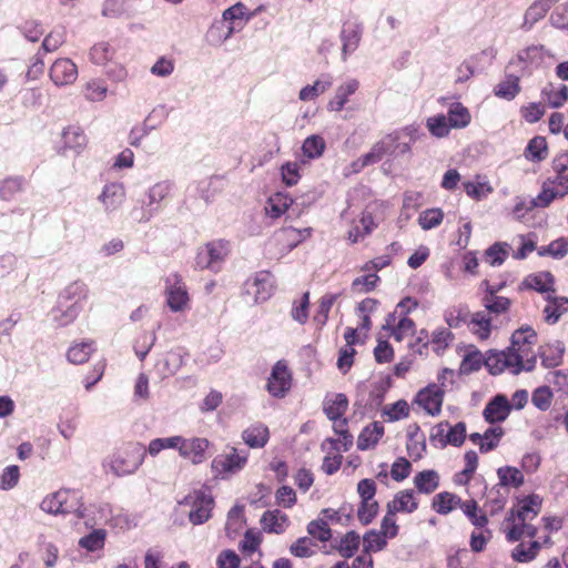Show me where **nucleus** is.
<instances>
[{
    "label": "nucleus",
    "mask_w": 568,
    "mask_h": 568,
    "mask_svg": "<svg viewBox=\"0 0 568 568\" xmlns=\"http://www.w3.org/2000/svg\"><path fill=\"white\" fill-rule=\"evenodd\" d=\"M88 286L80 281L69 284L58 296L57 305L51 311L52 321L59 326L72 323L83 311L88 300Z\"/></svg>",
    "instance_id": "obj_1"
},
{
    "label": "nucleus",
    "mask_w": 568,
    "mask_h": 568,
    "mask_svg": "<svg viewBox=\"0 0 568 568\" xmlns=\"http://www.w3.org/2000/svg\"><path fill=\"white\" fill-rule=\"evenodd\" d=\"M40 508L52 515H74L78 519L85 517L82 496L73 489H60L43 498Z\"/></svg>",
    "instance_id": "obj_2"
},
{
    "label": "nucleus",
    "mask_w": 568,
    "mask_h": 568,
    "mask_svg": "<svg viewBox=\"0 0 568 568\" xmlns=\"http://www.w3.org/2000/svg\"><path fill=\"white\" fill-rule=\"evenodd\" d=\"M145 449L139 443H129L116 449L105 462L104 466L116 476L131 475L138 470L144 460Z\"/></svg>",
    "instance_id": "obj_3"
},
{
    "label": "nucleus",
    "mask_w": 568,
    "mask_h": 568,
    "mask_svg": "<svg viewBox=\"0 0 568 568\" xmlns=\"http://www.w3.org/2000/svg\"><path fill=\"white\" fill-rule=\"evenodd\" d=\"M537 342V334L535 329L528 325L521 326L516 329L510 338V346L503 351L490 348L481 353L475 345L469 344L464 346L463 355H520V353H528L530 346Z\"/></svg>",
    "instance_id": "obj_4"
},
{
    "label": "nucleus",
    "mask_w": 568,
    "mask_h": 568,
    "mask_svg": "<svg viewBox=\"0 0 568 568\" xmlns=\"http://www.w3.org/2000/svg\"><path fill=\"white\" fill-rule=\"evenodd\" d=\"M174 182L171 180L159 181L150 186L144 194L141 203L140 222H149L162 210V202L170 196L174 190Z\"/></svg>",
    "instance_id": "obj_5"
},
{
    "label": "nucleus",
    "mask_w": 568,
    "mask_h": 568,
    "mask_svg": "<svg viewBox=\"0 0 568 568\" xmlns=\"http://www.w3.org/2000/svg\"><path fill=\"white\" fill-rule=\"evenodd\" d=\"M454 341V334L445 327L435 329L429 336L428 332L422 329L415 337V343L409 342L408 347L412 355H423L424 349L432 346V352L439 354L445 352L449 344Z\"/></svg>",
    "instance_id": "obj_6"
},
{
    "label": "nucleus",
    "mask_w": 568,
    "mask_h": 568,
    "mask_svg": "<svg viewBox=\"0 0 568 568\" xmlns=\"http://www.w3.org/2000/svg\"><path fill=\"white\" fill-rule=\"evenodd\" d=\"M180 504L191 508L189 520L193 525H202L211 518L214 499L209 490L197 489L186 495Z\"/></svg>",
    "instance_id": "obj_7"
},
{
    "label": "nucleus",
    "mask_w": 568,
    "mask_h": 568,
    "mask_svg": "<svg viewBox=\"0 0 568 568\" xmlns=\"http://www.w3.org/2000/svg\"><path fill=\"white\" fill-rule=\"evenodd\" d=\"M227 255V243L224 241L209 242L204 247L199 248L195 257V265L201 270L219 272Z\"/></svg>",
    "instance_id": "obj_8"
},
{
    "label": "nucleus",
    "mask_w": 568,
    "mask_h": 568,
    "mask_svg": "<svg viewBox=\"0 0 568 568\" xmlns=\"http://www.w3.org/2000/svg\"><path fill=\"white\" fill-rule=\"evenodd\" d=\"M484 364L493 375H498L505 371L517 375L523 371H532L536 365V357H484Z\"/></svg>",
    "instance_id": "obj_9"
},
{
    "label": "nucleus",
    "mask_w": 568,
    "mask_h": 568,
    "mask_svg": "<svg viewBox=\"0 0 568 568\" xmlns=\"http://www.w3.org/2000/svg\"><path fill=\"white\" fill-rule=\"evenodd\" d=\"M166 304L172 312L183 311L189 303V293L181 275L172 273L165 278Z\"/></svg>",
    "instance_id": "obj_10"
},
{
    "label": "nucleus",
    "mask_w": 568,
    "mask_h": 568,
    "mask_svg": "<svg viewBox=\"0 0 568 568\" xmlns=\"http://www.w3.org/2000/svg\"><path fill=\"white\" fill-rule=\"evenodd\" d=\"M273 276L268 271L257 272L245 282L244 290L254 297L255 303L267 301L273 294Z\"/></svg>",
    "instance_id": "obj_11"
},
{
    "label": "nucleus",
    "mask_w": 568,
    "mask_h": 568,
    "mask_svg": "<svg viewBox=\"0 0 568 568\" xmlns=\"http://www.w3.org/2000/svg\"><path fill=\"white\" fill-rule=\"evenodd\" d=\"M247 462V453L230 448V452L217 455L211 464L214 473L219 475L234 474L241 470Z\"/></svg>",
    "instance_id": "obj_12"
},
{
    "label": "nucleus",
    "mask_w": 568,
    "mask_h": 568,
    "mask_svg": "<svg viewBox=\"0 0 568 568\" xmlns=\"http://www.w3.org/2000/svg\"><path fill=\"white\" fill-rule=\"evenodd\" d=\"M347 408L348 399L346 395L342 393L329 394L323 402L324 413L326 414L327 418L333 422L334 429H341L339 427L347 425V420L344 417Z\"/></svg>",
    "instance_id": "obj_13"
},
{
    "label": "nucleus",
    "mask_w": 568,
    "mask_h": 568,
    "mask_svg": "<svg viewBox=\"0 0 568 568\" xmlns=\"http://www.w3.org/2000/svg\"><path fill=\"white\" fill-rule=\"evenodd\" d=\"M292 385V375L285 361H278L271 373L267 382V390L274 397H283Z\"/></svg>",
    "instance_id": "obj_14"
},
{
    "label": "nucleus",
    "mask_w": 568,
    "mask_h": 568,
    "mask_svg": "<svg viewBox=\"0 0 568 568\" xmlns=\"http://www.w3.org/2000/svg\"><path fill=\"white\" fill-rule=\"evenodd\" d=\"M444 393V389L438 384H430L417 393L415 403L425 409L427 414L436 416L442 410Z\"/></svg>",
    "instance_id": "obj_15"
},
{
    "label": "nucleus",
    "mask_w": 568,
    "mask_h": 568,
    "mask_svg": "<svg viewBox=\"0 0 568 568\" xmlns=\"http://www.w3.org/2000/svg\"><path fill=\"white\" fill-rule=\"evenodd\" d=\"M362 34L363 24L359 21H345L343 23L339 34L343 61H346L347 57L358 48Z\"/></svg>",
    "instance_id": "obj_16"
},
{
    "label": "nucleus",
    "mask_w": 568,
    "mask_h": 568,
    "mask_svg": "<svg viewBox=\"0 0 568 568\" xmlns=\"http://www.w3.org/2000/svg\"><path fill=\"white\" fill-rule=\"evenodd\" d=\"M505 531L508 541L514 542L520 540L524 536L534 538L537 535V528L528 521H518L515 516V509H510L505 520Z\"/></svg>",
    "instance_id": "obj_17"
},
{
    "label": "nucleus",
    "mask_w": 568,
    "mask_h": 568,
    "mask_svg": "<svg viewBox=\"0 0 568 568\" xmlns=\"http://www.w3.org/2000/svg\"><path fill=\"white\" fill-rule=\"evenodd\" d=\"M78 78V68L68 58H61L50 68V79L57 87L72 84Z\"/></svg>",
    "instance_id": "obj_18"
},
{
    "label": "nucleus",
    "mask_w": 568,
    "mask_h": 568,
    "mask_svg": "<svg viewBox=\"0 0 568 568\" xmlns=\"http://www.w3.org/2000/svg\"><path fill=\"white\" fill-rule=\"evenodd\" d=\"M210 446V442L203 437L184 438L183 443L179 446V454L183 458H189L196 465L201 464L206 459V449Z\"/></svg>",
    "instance_id": "obj_19"
},
{
    "label": "nucleus",
    "mask_w": 568,
    "mask_h": 568,
    "mask_svg": "<svg viewBox=\"0 0 568 568\" xmlns=\"http://www.w3.org/2000/svg\"><path fill=\"white\" fill-rule=\"evenodd\" d=\"M555 276L549 271L527 275L519 285L520 290H534L538 293H555Z\"/></svg>",
    "instance_id": "obj_20"
},
{
    "label": "nucleus",
    "mask_w": 568,
    "mask_h": 568,
    "mask_svg": "<svg viewBox=\"0 0 568 568\" xmlns=\"http://www.w3.org/2000/svg\"><path fill=\"white\" fill-rule=\"evenodd\" d=\"M510 409L511 406L507 397L497 395L486 405L483 415L490 424L500 423L508 417Z\"/></svg>",
    "instance_id": "obj_21"
},
{
    "label": "nucleus",
    "mask_w": 568,
    "mask_h": 568,
    "mask_svg": "<svg viewBox=\"0 0 568 568\" xmlns=\"http://www.w3.org/2000/svg\"><path fill=\"white\" fill-rule=\"evenodd\" d=\"M125 199V190L122 183L112 182L105 184L99 200L103 203L105 211L112 212L119 209Z\"/></svg>",
    "instance_id": "obj_22"
},
{
    "label": "nucleus",
    "mask_w": 568,
    "mask_h": 568,
    "mask_svg": "<svg viewBox=\"0 0 568 568\" xmlns=\"http://www.w3.org/2000/svg\"><path fill=\"white\" fill-rule=\"evenodd\" d=\"M270 438L267 426L256 423L247 427L242 433V439L251 448H263Z\"/></svg>",
    "instance_id": "obj_23"
},
{
    "label": "nucleus",
    "mask_w": 568,
    "mask_h": 568,
    "mask_svg": "<svg viewBox=\"0 0 568 568\" xmlns=\"http://www.w3.org/2000/svg\"><path fill=\"white\" fill-rule=\"evenodd\" d=\"M261 524L265 531L282 534L288 527L290 520L286 514L278 509H274L267 510L263 514Z\"/></svg>",
    "instance_id": "obj_24"
},
{
    "label": "nucleus",
    "mask_w": 568,
    "mask_h": 568,
    "mask_svg": "<svg viewBox=\"0 0 568 568\" xmlns=\"http://www.w3.org/2000/svg\"><path fill=\"white\" fill-rule=\"evenodd\" d=\"M465 193L473 200L481 201L493 193V187L486 176L477 174L474 180L463 182Z\"/></svg>",
    "instance_id": "obj_25"
},
{
    "label": "nucleus",
    "mask_w": 568,
    "mask_h": 568,
    "mask_svg": "<svg viewBox=\"0 0 568 568\" xmlns=\"http://www.w3.org/2000/svg\"><path fill=\"white\" fill-rule=\"evenodd\" d=\"M235 32V26H229L226 22L215 20L205 34V41L213 47L221 45L230 39Z\"/></svg>",
    "instance_id": "obj_26"
},
{
    "label": "nucleus",
    "mask_w": 568,
    "mask_h": 568,
    "mask_svg": "<svg viewBox=\"0 0 568 568\" xmlns=\"http://www.w3.org/2000/svg\"><path fill=\"white\" fill-rule=\"evenodd\" d=\"M418 503L412 489L397 493L392 501L387 504L389 513H413L417 509Z\"/></svg>",
    "instance_id": "obj_27"
},
{
    "label": "nucleus",
    "mask_w": 568,
    "mask_h": 568,
    "mask_svg": "<svg viewBox=\"0 0 568 568\" xmlns=\"http://www.w3.org/2000/svg\"><path fill=\"white\" fill-rule=\"evenodd\" d=\"M514 509L518 521L530 523L541 510V499L537 495L528 496Z\"/></svg>",
    "instance_id": "obj_28"
},
{
    "label": "nucleus",
    "mask_w": 568,
    "mask_h": 568,
    "mask_svg": "<svg viewBox=\"0 0 568 568\" xmlns=\"http://www.w3.org/2000/svg\"><path fill=\"white\" fill-rule=\"evenodd\" d=\"M359 87L357 80L352 79L344 84L339 85L336 90L334 98L328 102L327 109L329 111H342L348 102V98L354 94Z\"/></svg>",
    "instance_id": "obj_29"
},
{
    "label": "nucleus",
    "mask_w": 568,
    "mask_h": 568,
    "mask_svg": "<svg viewBox=\"0 0 568 568\" xmlns=\"http://www.w3.org/2000/svg\"><path fill=\"white\" fill-rule=\"evenodd\" d=\"M519 81L520 74H506L505 79L495 87V95L507 101L514 100L520 92Z\"/></svg>",
    "instance_id": "obj_30"
},
{
    "label": "nucleus",
    "mask_w": 568,
    "mask_h": 568,
    "mask_svg": "<svg viewBox=\"0 0 568 568\" xmlns=\"http://www.w3.org/2000/svg\"><path fill=\"white\" fill-rule=\"evenodd\" d=\"M384 434V426L375 422L372 425L365 427L358 436L357 448L359 450H366L374 447Z\"/></svg>",
    "instance_id": "obj_31"
},
{
    "label": "nucleus",
    "mask_w": 568,
    "mask_h": 568,
    "mask_svg": "<svg viewBox=\"0 0 568 568\" xmlns=\"http://www.w3.org/2000/svg\"><path fill=\"white\" fill-rule=\"evenodd\" d=\"M446 118L452 129H464L471 120L469 110L460 102H453L449 105Z\"/></svg>",
    "instance_id": "obj_32"
},
{
    "label": "nucleus",
    "mask_w": 568,
    "mask_h": 568,
    "mask_svg": "<svg viewBox=\"0 0 568 568\" xmlns=\"http://www.w3.org/2000/svg\"><path fill=\"white\" fill-rule=\"evenodd\" d=\"M332 84V75L322 74L313 84H307L302 88L298 93V98L302 101H312L321 93L325 92Z\"/></svg>",
    "instance_id": "obj_33"
},
{
    "label": "nucleus",
    "mask_w": 568,
    "mask_h": 568,
    "mask_svg": "<svg viewBox=\"0 0 568 568\" xmlns=\"http://www.w3.org/2000/svg\"><path fill=\"white\" fill-rule=\"evenodd\" d=\"M62 141L65 149L79 153L87 145V135L80 126L70 125L62 132Z\"/></svg>",
    "instance_id": "obj_34"
},
{
    "label": "nucleus",
    "mask_w": 568,
    "mask_h": 568,
    "mask_svg": "<svg viewBox=\"0 0 568 568\" xmlns=\"http://www.w3.org/2000/svg\"><path fill=\"white\" fill-rule=\"evenodd\" d=\"M292 203L293 200L287 194L281 192L275 193L274 195L270 196L266 202V215L272 219H277L287 211Z\"/></svg>",
    "instance_id": "obj_35"
},
{
    "label": "nucleus",
    "mask_w": 568,
    "mask_h": 568,
    "mask_svg": "<svg viewBox=\"0 0 568 568\" xmlns=\"http://www.w3.org/2000/svg\"><path fill=\"white\" fill-rule=\"evenodd\" d=\"M467 327L480 339H486L491 332V320L485 312H477L470 315Z\"/></svg>",
    "instance_id": "obj_36"
},
{
    "label": "nucleus",
    "mask_w": 568,
    "mask_h": 568,
    "mask_svg": "<svg viewBox=\"0 0 568 568\" xmlns=\"http://www.w3.org/2000/svg\"><path fill=\"white\" fill-rule=\"evenodd\" d=\"M510 245L507 242H495L485 251V261L490 266H500L509 255Z\"/></svg>",
    "instance_id": "obj_37"
},
{
    "label": "nucleus",
    "mask_w": 568,
    "mask_h": 568,
    "mask_svg": "<svg viewBox=\"0 0 568 568\" xmlns=\"http://www.w3.org/2000/svg\"><path fill=\"white\" fill-rule=\"evenodd\" d=\"M548 146L546 138L536 135L527 144L525 149V158L531 162H541L546 159Z\"/></svg>",
    "instance_id": "obj_38"
},
{
    "label": "nucleus",
    "mask_w": 568,
    "mask_h": 568,
    "mask_svg": "<svg viewBox=\"0 0 568 568\" xmlns=\"http://www.w3.org/2000/svg\"><path fill=\"white\" fill-rule=\"evenodd\" d=\"M463 500L448 491L437 494L433 499V508L440 515H447L453 509L459 507Z\"/></svg>",
    "instance_id": "obj_39"
},
{
    "label": "nucleus",
    "mask_w": 568,
    "mask_h": 568,
    "mask_svg": "<svg viewBox=\"0 0 568 568\" xmlns=\"http://www.w3.org/2000/svg\"><path fill=\"white\" fill-rule=\"evenodd\" d=\"M414 328V321L408 316H402L400 318H398L397 326L392 328L388 333H386L385 336H390L396 342H402L408 337V343H415V337L413 336Z\"/></svg>",
    "instance_id": "obj_40"
},
{
    "label": "nucleus",
    "mask_w": 568,
    "mask_h": 568,
    "mask_svg": "<svg viewBox=\"0 0 568 568\" xmlns=\"http://www.w3.org/2000/svg\"><path fill=\"white\" fill-rule=\"evenodd\" d=\"M470 315L467 305H458L448 307L444 313V318L450 328H458L463 324L468 325Z\"/></svg>",
    "instance_id": "obj_41"
},
{
    "label": "nucleus",
    "mask_w": 568,
    "mask_h": 568,
    "mask_svg": "<svg viewBox=\"0 0 568 568\" xmlns=\"http://www.w3.org/2000/svg\"><path fill=\"white\" fill-rule=\"evenodd\" d=\"M414 484L419 493L430 494L439 485V476L435 470H423L414 477Z\"/></svg>",
    "instance_id": "obj_42"
},
{
    "label": "nucleus",
    "mask_w": 568,
    "mask_h": 568,
    "mask_svg": "<svg viewBox=\"0 0 568 568\" xmlns=\"http://www.w3.org/2000/svg\"><path fill=\"white\" fill-rule=\"evenodd\" d=\"M312 227L295 229L284 227L281 230V236L286 242V246L290 251L294 250L298 244L308 239L312 234Z\"/></svg>",
    "instance_id": "obj_43"
},
{
    "label": "nucleus",
    "mask_w": 568,
    "mask_h": 568,
    "mask_svg": "<svg viewBox=\"0 0 568 568\" xmlns=\"http://www.w3.org/2000/svg\"><path fill=\"white\" fill-rule=\"evenodd\" d=\"M499 487L506 489L508 486L518 488L524 484V476L519 469L510 466L500 467L497 470Z\"/></svg>",
    "instance_id": "obj_44"
},
{
    "label": "nucleus",
    "mask_w": 568,
    "mask_h": 568,
    "mask_svg": "<svg viewBox=\"0 0 568 568\" xmlns=\"http://www.w3.org/2000/svg\"><path fill=\"white\" fill-rule=\"evenodd\" d=\"M338 296L339 294L337 293H327L322 296L316 314L313 317L317 328H322L326 324L329 311Z\"/></svg>",
    "instance_id": "obj_45"
},
{
    "label": "nucleus",
    "mask_w": 568,
    "mask_h": 568,
    "mask_svg": "<svg viewBox=\"0 0 568 568\" xmlns=\"http://www.w3.org/2000/svg\"><path fill=\"white\" fill-rule=\"evenodd\" d=\"M539 256H551L552 258H564L568 253V240L559 237L550 242L548 245L537 247Z\"/></svg>",
    "instance_id": "obj_46"
},
{
    "label": "nucleus",
    "mask_w": 568,
    "mask_h": 568,
    "mask_svg": "<svg viewBox=\"0 0 568 568\" xmlns=\"http://www.w3.org/2000/svg\"><path fill=\"white\" fill-rule=\"evenodd\" d=\"M549 10L545 8L540 2L537 0L534 1L531 6L526 10L524 14V21L520 26V28L524 31H529L532 29V27L545 18Z\"/></svg>",
    "instance_id": "obj_47"
},
{
    "label": "nucleus",
    "mask_w": 568,
    "mask_h": 568,
    "mask_svg": "<svg viewBox=\"0 0 568 568\" xmlns=\"http://www.w3.org/2000/svg\"><path fill=\"white\" fill-rule=\"evenodd\" d=\"M182 365V357H155L154 368L159 377L174 375Z\"/></svg>",
    "instance_id": "obj_48"
},
{
    "label": "nucleus",
    "mask_w": 568,
    "mask_h": 568,
    "mask_svg": "<svg viewBox=\"0 0 568 568\" xmlns=\"http://www.w3.org/2000/svg\"><path fill=\"white\" fill-rule=\"evenodd\" d=\"M326 148L324 139L318 134L307 136L302 144V152L308 159H318Z\"/></svg>",
    "instance_id": "obj_49"
},
{
    "label": "nucleus",
    "mask_w": 568,
    "mask_h": 568,
    "mask_svg": "<svg viewBox=\"0 0 568 568\" xmlns=\"http://www.w3.org/2000/svg\"><path fill=\"white\" fill-rule=\"evenodd\" d=\"M387 545V538L385 535L377 530H369L363 537V551L371 555L383 550Z\"/></svg>",
    "instance_id": "obj_50"
},
{
    "label": "nucleus",
    "mask_w": 568,
    "mask_h": 568,
    "mask_svg": "<svg viewBox=\"0 0 568 568\" xmlns=\"http://www.w3.org/2000/svg\"><path fill=\"white\" fill-rule=\"evenodd\" d=\"M388 142H384L383 140L373 145L369 152L362 155L355 165L361 168H365L372 164L379 162L385 154L388 153L389 146H387Z\"/></svg>",
    "instance_id": "obj_51"
},
{
    "label": "nucleus",
    "mask_w": 568,
    "mask_h": 568,
    "mask_svg": "<svg viewBox=\"0 0 568 568\" xmlns=\"http://www.w3.org/2000/svg\"><path fill=\"white\" fill-rule=\"evenodd\" d=\"M24 179L22 176H10L0 182V197L10 201L17 193L22 191Z\"/></svg>",
    "instance_id": "obj_52"
},
{
    "label": "nucleus",
    "mask_w": 568,
    "mask_h": 568,
    "mask_svg": "<svg viewBox=\"0 0 568 568\" xmlns=\"http://www.w3.org/2000/svg\"><path fill=\"white\" fill-rule=\"evenodd\" d=\"M568 311V297H558L555 304H547L544 308L545 321L555 324Z\"/></svg>",
    "instance_id": "obj_53"
},
{
    "label": "nucleus",
    "mask_w": 568,
    "mask_h": 568,
    "mask_svg": "<svg viewBox=\"0 0 568 568\" xmlns=\"http://www.w3.org/2000/svg\"><path fill=\"white\" fill-rule=\"evenodd\" d=\"M381 277L376 273L358 276L352 282V291L354 293H369L375 290Z\"/></svg>",
    "instance_id": "obj_54"
},
{
    "label": "nucleus",
    "mask_w": 568,
    "mask_h": 568,
    "mask_svg": "<svg viewBox=\"0 0 568 568\" xmlns=\"http://www.w3.org/2000/svg\"><path fill=\"white\" fill-rule=\"evenodd\" d=\"M541 94L547 98L551 108L559 109L568 100V87L562 84L558 91L555 92L552 91L551 84H548V87L541 90Z\"/></svg>",
    "instance_id": "obj_55"
},
{
    "label": "nucleus",
    "mask_w": 568,
    "mask_h": 568,
    "mask_svg": "<svg viewBox=\"0 0 568 568\" xmlns=\"http://www.w3.org/2000/svg\"><path fill=\"white\" fill-rule=\"evenodd\" d=\"M182 443H183L182 436L155 438L150 442L148 452L150 455L156 456L161 450L166 449V448H174V449L179 450V446Z\"/></svg>",
    "instance_id": "obj_56"
},
{
    "label": "nucleus",
    "mask_w": 568,
    "mask_h": 568,
    "mask_svg": "<svg viewBox=\"0 0 568 568\" xmlns=\"http://www.w3.org/2000/svg\"><path fill=\"white\" fill-rule=\"evenodd\" d=\"M427 128L436 138H444L449 134L452 126L445 114H437L427 119Z\"/></svg>",
    "instance_id": "obj_57"
},
{
    "label": "nucleus",
    "mask_w": 568,
    "mask_h": 568,
    "mask_svg": "<svg viewBox=\"0 0 568 568\" xmlns=\"http://www.w3.org/2000/svg\"><path fill=\"white\" fill-rule=\"evenodd\" d=\"M466 438V424L464 422H459L454 426L448 427V432L445 436V439H442V447L446 445H453L459 447L463 445Z\"/></svg>",
    "instance_id": "obj_58"
},
{
    "label": "nucleus",
    "mask_w": 568,
    "mask_h": 568,
    "mask_svg": "<svg viewBox=\"0 0 568 568\" xmlns=\"http://www.w3.org/2000/svg\"><path fill=\"white\" fill-rule=\"evenodd\" d=\"M460 509L476 527L483 528L487 525V516L485 514H478V506L475 500L460 503Z\"/></svg>",
    "instance_id": "obj_59"
},
{
    "label": "nucleus",
    "mask_w": 568,
    "mask_h": 568,
    "mask_svg": "<svg viewBox=\"0 0 568 568\" xmlns=\"http://www.w3.org/2000/svg\"><path fill=\"white\" fill-rule=\"evenodd\" d=\"M400 135L399 133L395 132L392 134H388L386 138L383 139L384 142H388L387 146H389L388 153L393 156H399L404 154H409L412 151V143L410 142H400Z\"/></svg>",
    "instance_id": "obj_60"
},
{
    "label": "nucleus",
    "mask_w": 568,
    "mask_h": 568,
    "mask_svg": "<svg viewBox=\"0 0 568 568\" xmlns=\"http://www.w3.org/2000/svg\"><path fill=\"white\" fill-rule=\"evenodd\" d=\"M19 32L30 42H37L44 30L38 20H27L17 27Z\"/></svg>",
    "instance_id": "obj_61"
},
{
    "label": "nucleus",
    "mask_w": 568,
    "mask_h": 568,
    "mask_svg": "<svg viewBox=\"0 0 568 568\" xmlns=\"http://www.w3.org/2000/svg\"><path fill=\"white\" fill-rule=\"evenodd\" d=\"M359 547V535L348 531L339 541L338 552L344 558H351Z\"/></svg>",
    "instance_id": "obj_62"
},
{
    "label": "nucleus",
    "mask_w": 568,
    "mask_h": 568,
    "mask_svg": "<svg viewBox=\"0 0 568 568\" xmlns=\"http://www.w3.org/2000/svg\"><path fill=\"white\" fill-rule=\"evenodd\" d=\"M245 9V6L239 2L224 10L222 18L220 20L226 22V24L229 26H235L236 31L237 28L241 27L243 23Z\"/></svg>",
    "instance_id": "obj_63"
},
{
    "label": "nucleus",
    "mask_w": 568,
    "mask_h": 568,
    "mask_svg": "<svg viewBox=\"0 0 568 568\" xmlns=\"http://www.w3.org/2000/svg\"><path fill=\"white\" fill-rule=\"evenodd\" d=\"M444 219L440 209H427L419 214L418 222L423 230H432L438 226Z\"/></svg>",
    "instance_id": "obj_64"
}]
</instances>
